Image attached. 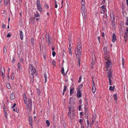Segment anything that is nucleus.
I'll use <instances>...</instances> for the list:
<instances>
[{
  "label": "nucleus",
  "instance_id": "nucleus-52",
  "mask_svg": "<svg viewBox=\"0 0 128 128\" xmlns=\"http://www.w3.org/2000/svg\"><path fill=\"white\" fill-rule=\"evenodd\" d=\"M2 28L4 29L6 28V26H5V24H2Z\"/></svg>",
  "mask_w": 128,
  "mask_h": 128
},
{
  "label": "nucleus",
  "instance_id": "nucleus-8",
  "mask_svg": "<svg viewBox=\"0 0 128 128\" xmlns=\"http://www.w3.org/2000/svg\"><path fill=\"white\" fill-rule=\"evenodd\" d=\"M82 96L81 93L80 92V90H78L77 93V96L79 98L81 97Z\"/></svg>",
  "mask_w": 128,
  "mask_h": 128
},
{
  "label": "nucleus",
  "instance_id": "nucleus-25",
  "mask_svg": "<svg viewBox=\"0 0 128 128\" xmlns=\"http://www.w3.org/2000/svg\"><path fill=\"white\" fill-rule=\"evenodd\" d=\"M31 41L32 45H34V39L33 38H32L31 39Z\"/></svg>",
  "mask_w": 128,
  "mask_h": 128
},
{
  "label": "nucleus",
  "instance_id": "nucleus-24",
  "mask_svg": "<svg viewBox=\"0 0 128 128\" xmlns=\"http://www.w3.org/2000/svg\"><path fill=\"white\" fill-rule=\"evenodd\" d=\"M6 87L9 89H10L11 88L10 84L8 83L6 84Z\"/></svg>",
  "mask_w": 128,
  "mask_h": 128
},
{
  "label": "nucleus",
  "instance_id": "nucleus-43",
  "mask_svg": "<svg viewBox=\"0 0 128 128\" xmlns=\"http://www.w3.org/2000/svg\"><path fill=\"white\" fill-rule=\"evenodd\" d=\"M5 118L6 119H7V114L6 113V112L5 113H4V114Z\"/></svg>",
  "mask_w": 128,
  "mask_h": 128
},
{
  "label": "nucleus",
  "instance_id": "nucleus-59",
  "mask_svg": "<svg viewBox=\"0 0 128 128\" xmlns=\"http://www.w3.org/2000/svg\"><path fill=\"white\" fill-rule=\"evenodd\" d=\"M109 84L110 85H112V81L109 82Z\"/></svg>",
  "mask_w": 128,
  "mask_h": 128
},
{
  "label": "nucleus",
  "instance_id": "nucleus-17",
  "mask_svg": "<svg viewBox=\"0 0 128 128\" xmlns=\"http://www.w3.org/2000/svg\"><path fill=\"white\" fill-rule=\"evenodd\" d=\"M111 20H112V26H115V24H116V23H115V22L113 21L114 20L115 18H114V17H113V19L112 18H111L112 17L111 16Z\"/></svg>",
  "mask_w": 128,
  "mask_h": 128
},
{
  "label": "nucleus",
  "instance_id": "nucleus-50",
  "mask_svg": "<svg viewBox=\"0 0 128 128\" xmlns=\"http://www.w3.org/2000/svg\"><path fill=\"white\" fill-rule=\"evenodd\" d=\"M45 8L46 9H48L49 7L48 6V5L46 4L45 6Z\"/></svg>",
  "mask_w": 128,
  "mask_h": 128
},
{
  "label": "nucleus",
  "instance_id": "nucleus-33",
  "mask_svg": "<svg viewBox=\"0 0 128 128\" xmlns=\"http://www.w3.org/2000/svg\"><path fill=\"white\" fill-rule=\"evenodd\" d=\"M72 48L69 47L68 50L70 54L71 55L72 54V52L71 51Z\"/></svg>",
  "mask_w": 128,
  "mask_h": 128
},
{
  "label": "nucleus",
  "instance_id": "nucleus-55",
  "mask_svg": "<svg viewBox=\"0 0 128 128\" xmlns=\"http://www.w3.org/2000/svg\"><path fill=\"white\" fill-rule=\"evenodd\" d=\"M15 59H14V58H13L12 60V63H14V62H15Z\"/></svg>",
  "mask_w": 128,
  "mask_h": 128
},
{
  "label": "nucleus",
  "instance_id": "nucleus-32",
  "mask_svg": "<svg viewBox=\"0 0 128 128\" xmlns=\"http://www.w3.org/2000/svg\"><path fill=\"white\" fill-rule=\"evenodd\" d=\"M18 68L20 69H21V64L20 63L18 62Z\"/></svg>",
  "mask_w": 128,
  "mask_h": 128
},
{
  "label": "nucleus",
  "instance_id": "nucleus-44",
  "mask_svg": "<svg viewBox=\"0 0 128 128\" xmlns=\"http://www.w3.org/2000/svg\"><path fill=\"white\" fill-rule=\"evenodd\" d=\"M56 54V52L54 51H53L52 53V55L54 57Z\"/></svg>",
  "mask_w": 128,
  "mask_h": 128
},
{
  "label": "nucleus",
  "instance_id": "nucleus-28",
  "mask_svg": "<svg viewBox=\"0 0 128 128\" xmlns=\"http://www.w3.org/2000/svg\"><path fill=\"white\" fill-rule=\"evenodd\" d=\"M7 52V48L6 46H4V53L6 54Z\"/></svg>",
  "mask_w": 128,
  "mask_h": 128
},
{
  "label": "nucleus",
  "instance_id": "nucleus-56",
  "mask_svg": "<svg viewBox=\"0 0 128 128\" xmlns=\"http://www.w3.org/2000/svg\"><path fill=\"white\" fill-rule=\"evenodd\" d=\"M11 78L12 80H13L14 79V77L12 76V75L11 76Z\"/></svg>",
  "mask_w": 128,
  "mask_h": 128
},
{
  "label": "nucleus",
  "instance_id": "nucleus-60",
  "mask_svg": "<svg viewBox=\"0 0 128 128\" xmlns=\"http://www.w3.org/2000/svg\"><path fill=\"white\" fill-rule=\"evenodd\" d=\"M102 36L103 37H104V32H103L102 34Z\"/></svg>",
  "mask_w": 128,
  "mask_h": 128
},
{
  "label": "nucleus",
  "instance_id": "nucleus-23",
  "mask_svg": "<svg viewBox=\"0 0 128 128\" xmlns=\"http://www.w3.org/2000/svg\"><path fill=\"white\" fill-rule=\"evenodd\" d=\"M50 61L51 62L52 64L54 66H55V64H56V62L54 60L52 62H51L52 61V60H50Z\"/></svg>",
  "mask_w": 128,
  "mask_h": 128
},
{
  "label": "nucleus",
  "instance_id": "nucleus-46",
  "mask_svg": "<svg viewBox=\"0 0 128 128\" xmlns=\"http://www.w3.org/2000/svg\"><path fill=\"white\" fill-rule=\"evenodd\" d=\"M81 6H85L84 5V2H81Z\"/></svg>",
  "mask_w": 128,
  "mask_h": 128
},
{
  "label": "nucleus",
  "instance_id": "nucleus-57",
  "mask_svg": "<svg viewBox=\"0 0 128 128\" xmlns=\"http://www.w3.org/2000/svg\"><path fill=\"white\" fill-rule=\"evenodd\" d=\"M4 113H5L6 112V108H4Z\"/></svg>",
  "mask_w": 128,
  "mask_h": 128
},
{
  "label": "nucleus",
  "instance_id": "nucleus-6",
  "mask_svg": "<svg viewBox=\"0 0 128 128\" xmlns=\"http://www.w3.org/2000/svg\"><path fill=\"white\" fill-rule=\"evenodd\" d=\"M46 42L48 41L49 44H51V42L50 41V37L48 34H46Z\"/></svg>",
  "mask_w": 128,
  "mask_h": 128
},
{
  "label": "nucleus",
  "instance_id": "nucleus-58",
  "mask_svg": "<svg viewBox=\"0 0 128 128\" xmlns=\"http://www.w3.org/2000/svg\"><path fill=\"white\" fill-rule=\"evenodd\" d=\"M105 0H103L102 2V4H104V3H105Z\"/></svg>",
  "mask_w": 128,
  "mask_h": 128
},
{
  "label": "nucleus",
  "instance_id": "nucleus-36",
  "mask_svg": "<svg viewBox=\"0 0 128 128\" xmlns=\"http://www.w3.org/2000/svg\"><path fill=\"white\" fill-rule=\"evenodd\" d=\"M85 8V6H81V10H86Z\"/></svg>",
  "mask_w": 128,
  "mask_h": 128
},
{
  "label": "nucleus",
  "instance_id": "nucleus-64",
  "mask_svg": "<svg viewBox=\"0 0 128 128\" xmlns=\"http://www.w3.org/2000/svg\"><path fill=\"white\" fill-rule=\"evenodd\" d=\"M126 31L128 32V27H127L126 28Z\"/></svg>",
  "mask_w": 128,
  "mask_h": 128
},
{
  "label": "nucleus",
  "instance_id": "nucleus-53",
  "mask_svg": "<svg viewBox=\"0 0 128 128\" xmlns=\"http://www.w3.org/2000/svg\"><path fill=\"white\" fill-rule=\"evenodd\" d=\"M71 38H70V37H69V43H70L71 42Z\"/></svg>",
  "mask_w": 128,
  "mask_h": 128
},
{
  "label": "nucleus",
  "instance_id": "nucleus-3",
  "mask_svg": "<svg viewBox=\"0 0 128 128\" xmlns=\"http://www.w3.org/2000/svg\"><path fill=\"white\" fill-rule=\"evenodd\" d=\"M26 105V108L29 112L31 111L32 107V101L31 98H29L24 101Z\"/></svg>",
  "mask_w": 128,
  "mask_h": 128
},
{
  "label": "nucleus",
  "instance_id": "nucleus-9",
  "mask_svg": "<svg viewBox=\"0 0 128 128\" xmlns=\"http://www.w3.org/2000/svg\"><path fill=\"white\" fill-rule=\"evenodd\" d=\"M106 63L107 68H109L110 66V65L112 64L111 62L109 60L106 62Z\"/></svg>",
  "mask_w": 128,
  "mask_h": 128
},
{
  "label": "nucleus",
  "instance_id": "nucleus-42",
  "mask_svg": "<svg viewBox=\"0 0 128 128\" xmlns=\"http://www.w3.org/2000/svg\"><path fill=\"white\" fill-rule=\"evenodd\" d=\"M126 24L127 26H128V17L126 18Z\"/></svg>",
  "mask_w": 128,
  "mask_h": 128
},
{
  "label": "nucleus",
  "instance_id": "nucleus-13",
  "mask_svg": "<svg viewBox=\"0 0 128 128\" xmlns=\"http://www.w3.org/2000/svg\"><path fill=\"white\" fill-rule=\"evenodd\" d=\"M74 88L73 87H72L71 86L70 87V95L71 96L72 94L74 93Z\"/></svg>",
  "mask_w": 128,
  "mask_h": 128
},
{
  "label": "nucleus",
  "instance_id": "nucleus-40",
  "mask_svg": "<svg viewBox=\"0 0 128 128\" xmlns=\"http://www.w3.org/2000/svg\"><path fill=\"white\" fill-rule=\"evenodd\" d=\"M122 65L123 66L124 65V59L122 58Z\"/></svg>",
  "mask_w": 128,
  "mask_h": 128
},
{
  "label": "nucleus",
  "instance_id": "nucleus-14",
  "mask_svg": "<svg viewBox=\"0 0 128 128\" xmlns=\"http://www.w3.org/2000/svg\"><path fill=\"white\" fill-rule=\"evenodd\" d=\"M107 76L108 78H110L112 76V72L110 70H109L107 74Z\"/></svg>",
  "mask_w": 128,
  "mask_h": 128
},
{
  "label": "nucleus",
  "instance_id": "nucleus-2",
  "mask_svg": "<svg viewBox=\"0 0 128 128\" xmlns=\"http://www.w3.org/2000/svg\"><path fill=\"white\" fill-rule=\"evenodd\" d=\"M82 44L81 43H79L78 46V48L75 50V53L76 55V57L78 60V65L80 66V57L81 56Z\"/></svg>",
  "mask_w": 128,
  "mask_h": 128
},
{
  "label": "nucleus",
  "instance_id": "nucleus-38",
  "mask_svg": "<svg viewBox=\"0 0 128 128\" xmlns=\"http://www.w3.org/2000/svg\"><path fill=\"white\" fill-rule=\"evenodd\" d=\"M114 99L116 100V101H117V96L116 94H114Z\"/></svg>",
  "mask_w": 128,
  "mask_h": 128
},
{
  "label": "nucleus",
  "instance_id": "nucleus-7",
  "mask_svg": "<svg viewBox=\"0 0 128 128\" xmlns=\"http://www.w3.org/2000/svg\"><path fill=\"white\" fill-rule=\"evenodd\" d=\"M33 120L32 119V117L31 116H29V122L31 126H32Z\"/></svg>",
  "mask_w": 128,
  "mask_h": 128
},
{
  "label": "nucleus",
  "instance_id": "nucleus-4",
  "mask_svg": "<svg viewBox=\"0 0 128 128\" xmlns=\"http://www.w3.org/2000/svg\"><path fill=\"white\" fill-rule=\"evenodd\" d=\"M5 72L4 68V67H2L0 70V74L2 76L3 79L5 77Z\"/></svg>",
  "mask_w": 128,
  "mask_h": 128
},
{
  "label": "nucleus",
  "instance_id": "nucleus-20",
  "mask_svg": "<svg viewBox=\"0 0 128 128\" xmlns=\"http://www.w3.org/2000/svg\"><path fill=\"white\" fill-rule=\"evenodd\" d=\"M44 76L45 78V82L46 83L47 82V80L48 78V77L46 74H44Z\"/></svg>",
  "mask_w": 128,
  "mask_h": 128
},
{
  "label": "nucleus",
  "instance_id": "nucleus-10",
  "mask_svg": "<svg viewBox=\"0 0 128 128\" xmlns=\"http://www.w3.org/2000/svg\"><path fill=\"white\" fill-rule=\"evenodd\" d=\"M112 41L114 42L116 40V35L114 33H113L112 36Z\"/></svg>",
  "mask_w": 128,
  "mask_h": 128
},
{
  "label": "nucleus",
  "instance_id": "nucleus-45",
  "mask_svg": "<svg viewBox=\"0 0 128 128\" xmlns=\"http://www.w3.org/2000/svg\"><path fill=\"white\" fill-rule=\"evenodd\" d=\"M103 50H104V52H106L107 49H106V47L104 48Z\"/></svg>",
  "mask_w": 128,
  "mask_h": 128
},
{
  "label": "nucleus",
  "instance_id": "nucleus-37",
  "mask_svg": "<svg viewBox=\"0 0 128 128\" xmlns=\"http://www.w3.org/2000/svg\"><path fill=\"white\" fill-rule=\"evenodd\" d=\"M67 89V87L66 86H64V89L63 91L64 92H65L66 91Z\"/></svg>",
  "mask_w": 128,
  "mask_h": 128
},
{
  "label": "nucleus",
  "instance_id": "nucleus-39",
  "mask_svg": "<svg viewBox=\"0 0 128 128\" xmlns=\"http://www.w3.org/2000/svg\"><path fill=\"white\" fill-rule=\"evenodd\" d=\"M4 4L6 5H7L8 4V2L7 0H4Z\"/></svg>",
  "mask_w": 128,
  "mask_h": 128
},
{
  "label": "nucleus",
  "instance_id": "nucleus-11",
  "mask_svg": "<svg viewBox=\"0 0 128 128\" xmlns=\"http://www.w3.org/2000/svg\"><path fill=\"white\" fill-rule=\"evenodd\" d=\"M10 99L11 100H13L15 98L14 94L13 92L12 93L10 96Z\"/></svg>",
  "mask_w": 128,
  "mask_h": 128
},
{
  "label": "nucleus",
  "instance_id": "nucleus-26",
  "mask_svg": "<svg viewBox=\"0 0 128 128\" xmlns=\"http://www.w3.org/2000/svg\"><path fill=\"white\" fill-rule=\"evenodd\" d=\"M37 8L40 12H41L42 11V9L41 6H38Z\"/></svg>",
  "mask_w": 128,
  "mask_h": 128
},
{
  "label": "nucleus",
  "instance_id": "nucleus-48",
  "mask_svg": "<svg viewBox=\"0 0 128 128\" xmlns=\"http://www.w3.org/2000/svg\"><path fill=\"white\" fill-rule=\"evenodd\" d=\"M83 121L82 119H80L79 120V122L80 123V124H82V122Z\"/></svg>",
  "mask_w": 128,
  "mask_h": 128
},
{
  "label": "nucleus",
  "instance_id": "nucleus-18",
  "mask_svg": "<svg viewBox=\"0 0 128 128\" xmlns=\"http://www.w3.org/2000/svg\"><path fill=\"white\" fill-rule=\"evenodd\" d=\"M127 34H128L127 32H126L124 36V40H125V42H126L128 39Z\"/></svg>",
  "mask_w": 128,
  "mask_h": 128
},
{
  "label": "nucleus",
  "instance_id": "nucleus-61",
  "mask_svg": "<svg viewBox=\"0 0 128 128\" xmlns=\"http://www.w3.org/2000/svg\"><path fill=\"white\" fill-rule=\"evenodd\" d=\"M36 19L37 21H39L40 20V18H36Z\"/></svg>",
  "mask_w": 128,
  "mask_h": 128
},
{
  "label": "nucleus",
  "instance_id": "nucleus-27",
  "mask_svg": "<svg viewBox=\"0 0 128 128\" xmlns=\"http://www.w3.org/2000/svg\"><path fill=\"white\" fill-rule=\"evenodd\" d=\"M23 99L24 102L27 99L26 98V95L25 94H24L23 95Z\"/></svg>",
  "mask_w": 128,
  "mask_h": 128
},
{
  "label": "nucleus",
  "instance_id": "nucleus-34",
  "mask_svg": "<svg viewBox=\"0 0 128 128\" xmlns=\"http://www.w3.org/2000/svg\"><path fill=\"white\" fill-rule=\"evenodd\" d=\"M64 68H62L61 70V72L62 74L63 75H65V73L64 72Z\"/></svg>",
  "mask_w": 128,
  "mask_h": 128
},
{
  "label": "nucleus",
  "instance_id": "nucleus-63",
  "mask_svg": "<svg viewBox=\"0 0 128 128\" xmlns=\"http://www.w3.org/2000/svg\"><path fill=\"white\" fill-rule=\"evenodd\" d=\"M126 3L127 5H128V0H126Z\"/></svg>",
  "mask_w": 128,
  "mask_h": 128
},
{
  "label": "nucleus",
  "instance_id": "nucleus-1",
  "mask_svg": "<svg viewBox=\"0 0 128 128\" xmlns=\"http://www.w3.org/2000/svg\"><path fill=\"white\" fill-rule=\"evenodd\" d=\"M29 76L30 78V80L31 82H33L34 81V74L36 76L38 75V73L36 72L35 68L33 67L32 64L29 65Z\"/></svg>",
  "mask_w": 128,
  "mask_h": 128
},
{
  "label": "nucleus",
  "instance_id": "nucleus-21",
  "mask_svg": "<svg viewBox=\"0 0 128 128\" xmlns=\"http://www.w3.org/2000/svg\"><path fill=\"white\" fill-rule=\"evenodd\" d=\"M46 124L47 125V126H46L47 127H48L49 126L50 124V123L49 122V121L48 120H46Z\"/></svg>",
  "mask_w": 128,
  "mask_h": 128
},
{
  "label": "nucleus",
  "instance_id": "nucleus-30",
  "mask_svg": "<svg viewBox=\"0 0 128 128\" xmlns=\"http://www.w3.org/2000/svg\"><path fill=\"white\" fill-rule=\"evenodd\" d=\"M96 88L95 86H94V87H93V86H92V92L93 93H94L95 92H96Z\"/></svg>",
  "mask_w": 128,
  "mask_h": 128
},
{
  "label": "nucleus",
  "instance_id": "nucleus-19",
  "mask_svg": "<svg viewBox=\"0 0 128 128\" xmlns=\"http://www.w3.org/2000/svg\"><path fill=\"white\" fill-rule=\"evenodd\" d=\"M105 6L104 5H103L101 6L102 8V10L104 12V13H105L106 11V9L105 8Z\"/></svg>",
  "mask_w": 128,
  "mask_h": 128
},
{
  "label": "nucleus",
  "instance_id": "nucleus-51",
  "mask_svg": "<svg viewBox=\"0 0 128 128\" xmlns=\"http://www.w3.org/2000/svg\"><path fill=\"white\" fill-rule=\"evenodd\" d=\"M10 36H11V35L10 34V33H8V34L7 35V37L8 38L10 37Z\"/></svg>",
  "mask_w": 128,
  "mask_h": 128
},
{
  "label": "nucleus",
  "instance_id": "nucleus-47",
  "mask_svg": "<svg viewBox=\"0 0 128 128\" xmlns=\"http://www.w3.org/2000/svg\"><path fill=\"white\" fill-rule=\"evenodd\" d=\"M112 87L111 86H110L109 88V90L111 91H113V89H112Z\"/></svg>",
  "mask_w": 128,
  "mask_h": 128
},
{
  "label": "nucleus",
  "instance_id": "nucleus-62",
  "mask_svg": "<svg viewBox=\"0 0 128 128\" xmlns=\"http://www.w3.org/2000/svg\"><path fill=\"white\" fill-rule=\"evenodd\" d=\"M112 87V89H113V91H114V89L115 86H113Z\"/></svg>",
  "mask_w": 128,
  "mask_h": 128
},
{
  "label": "nucleus",
  "instance_id": "nucleus-35",
  "mask_svg": "<svg viewBox=\"0 0 128 128\" xmlns=\"http://www.w3.org/2000/svg\"><path fill=\"white\" fill-rule=\"evenodd\" d=\"M93 78H92V86H93V87H94V86H95V83L94 82V80H93Z\"/></svg>",
  "mask_w": 128,
  "mask_h": 128
},
{
  "label": "nucleus",
  "instance_id": "nucleus-5",
  "mask_svg": "<svg viewBox=\"0 0 128 128\" xmlns=\"http://www.w3.org/2000/svg\"><path fill=\"white\" fill-rule=\"evenodd\" d=\"M68 110L69 111L68 113V115H70V114H72L73 113L74 110H73L72 108L71 107L69 106ZM70 116H71L70 115Z\"/></svg>",
  "mask_w": 128,
  "mask_h": 128
},
{
  "label": "nucleus",
  "instance_id": "nucleus-22",
  "mask_svg": "<svg viewBox=\"0 0 128 128\" xmlns=\"http://www.w3.org/2000/svg\"><path fill=\"white\" fill-rule=\"evenodd\" d=\"M36 5L37 6H40V0H37L36 2Z\"/></svg>",
  "mask_w": 128,
  "mask_h": 128
},
{
  "label": "nucleus",
  "instance_id": "nucleus-16",
  "mask_svg": "<svg viewBox=\"0 0 128 128\" xmlns=\"http://www.w3.org/2000/svg\"><path fill=\"white\" fill-rule=\"evenodd\" d=\"M20 39L21 40H22L24 37L23 32L21 30H20Z\"/></svg>",
  "mask_w": 128,
  "mask_h": 128
},
{
  "label": "nucleus",
  "instance_id": "nucleus-49",
  "mask_svg": "<svg viewBox=\"0 0 128 128\" xmlns=\"http://www.w3.org/2000/svg\"><path fill=\"white\" fill-rule=\"evenodd\" d=\"M16 103H14L13 105V106L12 107V108H14L15 107V106H16Z\"/></svg>",
  "mask_w": 128,
  "mask_h": 128
},
{
  "label": "nucleus",
  "instance_id": "nucleus-31",
  "mask_svg": "<svg viewBox=\"0 0 128 128\" xmlns=\"http://www.w3.org/2000/svg\"><path fill=\"white\" fill-rule=\"evenodd\" d=\"M83 86V85L82 84H81L80 85L78 88V90H80V89Z\"/></svg>",
  "mask_w": 128,
  "mask_h": 128
},
{
  "label": "nucleus",
  "instance_id": "nucleus-15",
  "mask_svg": "<svg viewBox=\"0 0 128 128\" xmlns=\"http://www.w3.org/2000/svg\"><path fill=\"white\" fill-rule=\"evenodd\" d=\"M82 13V15L84 16H85L86 14V10H81Z\"/></svg>",
  "mask_w": 128,
  "mask_h": 128
},
{
  "label": "nucleus",
  "instance_id": "nucleus-54",
  "mask_svg": "<svg viewBox=\"0 0 128 128\" xmlns=\"http://www.w3.org/2000/svg\"><path fill=\"white\" fill-rule=\"evenodd\" d=\"M81 105L80 106H79L78 108H79V111H80V110H81Z\"/></svg>",
  "mask_w": 128,
  "mask_h": 128
},
{
  "label": "nucleus",
  "instance_id": "nucleus-29",
  "mask_svg": "<svg viewBox=\"0 0 128 128\" xmlns=\"http://www.w3.org/2000/svg\"><path fill=\"white\" fill-rule=\"evenodd\" d=\"M34 16L36 17H38L40 16L38 12L34 14Z\"/></svg>",
  "mask_w": 128,
  "mask_h": 128
},
{
  "label": "nucleus",
  "instance_id": "nucleus-41",
  "mask_svg": "<svg viewBox=\"0 0 128 128\" xmlns=\"http://www.w3.org/2000/svg\"><path fill=\"white\" fill-rule=\"evenodd\" d=\"M24 60V59L22 58H21L20 59V61L22 63H24L23 61Z\"/></svg>",
  "mask_w": 128,
  "mask_h": 128
},
{
  "label": "nucleus",
  "instance_id": "nucleus-12",
  "mask_svg": "<svg viewBox=\"0 0 128 128\" xmlns=\"http://www.w3.org/2000/svg\"><path fill=\"white\" fill-rule=\"evenodd\" d=\"M74 100L72 98H70L69 99V104H70L72 105V104H74Z\"/></svg>",
  "mask_w": 128,
  "mask_h": 128
}]
</instances>
